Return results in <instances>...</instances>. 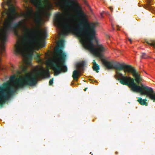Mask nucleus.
I'll use <instances>...</instances> for the list:
<instances>
[{"label": "nucleus", "instance_id": "473e14b6", "mask_svg": "<svg viewBox=\"0 0 155 155\" xmlns=\"http://www.w3.org/2000/svg\"><path fill=\"white\" fill-rule=\"evenodd\" d=\"M12 72H14V70H12Z\"/></svg>", "mask_w": 155, "mask_h": 155}, {"label": "nucleus", "instance_id": "aec40b11", "mask_svg": "<svg viewBox=\"0 0 155 155\" xmlns=\"http://www.w3.org/2000/svg\"><path fill=\"white\" fill-rule=\"evenodd\" d=\"M15 75L12 76L10 77V80H13L15 79Z\"/></svg>", "mask_w": 155, "mask_h": 155}, {"label": "nucleus", "instance_id": "423d86ee", "mask_svg": "<svg viewBox=\"0 0 155 155\" xmlns=\"http://www.w3.org/2000/svg\"><path fill=\"white\" fill-rule=\"evenodd\" d=\"M9 85V84L8 83H5L3 84L2 87L0 86V95L2 94H4L5 96H6L7 97V98H5L3 99L4 102L3 104L9 99L13 94L15 92V91L13 90L12 88L9 89L8 91L4 89L5 88L8 87Z\"/></svg>", "mask_w": 155, "mask_h": 155}, {"label": "nucleus", "instance_id": "9b49d317", "mask_svg": "<svg viewBox=\"0 0 155 155\" xmlns=\"http://www.w3.org/2000/svg\"><path fill=\"white\" fill-rule=\"evenodd\" d=\"M147 101V100L146 99H143L141 97H139L137 101L141 105L147 106V104L146 102Z\"/></svg>", "mask_w": 155, "mask_h": 155}, {"label": "nucleus", "instance_id": "f8f14e48", "mask_svg": "<svg viewBox=\"0 0 155 155\" xmlns=\"http://www.w3.org/2000/svg\"><path fill=\"white\" fill-rule=\"evenodd\" d=\"M85 65V62L84 61H82L78 63L76 65V68L80 70V69L81 68L84 67Z\"/></svg>", "mask_w": 155, "mask_h": 155}, {"label": "nucleus", "instance_id": "f704fd0d", "mask_svg": "<svg viewBox=\"0 0 155 155\" xmlns=\"http://www.w3.org/2000/svg\"><path fill=\"white\" fill-rule=\"evenodd\" d=\"M117 30H119V29L118 28H117Z\"/></svg>", "mask_w": 155, "mask_h": 155}, {"label": "nucleus", "instance_id": "7c9ffc66", "mask_svg": "<svg viewBox=\"0 0 155 155\" xmlns=\"http://www.w3.org/2000/svg\"><path fill=\"white\" fill-rule=\"evenodd\" d=\"M47 0H42V1H47Z\"/></svg>", "mask_w": 155, "mask_h": 155}, {"label": "nucleus", "instance_id": "9d476101", "mask_svg": "<svg viewBox=\"0 0 155 155\" xmlns=\"http://www.w3.org/2000/svg\"><path fill=\"white\" fill-rule=\"evenodd\" d=\"M92 63L93 65L92 68L93 70L96 71L97 73H98L100 69L99 66L96 63L94 60H93Z\"/></svg>", "mask_w": 155, "mask_h": 155}, {"label": "nucleus", "instance_id": "4be33fe9", "mask_svg": "<svg viewBox=\"0 0 155 155\" xmlns=\"http://www.w3.org/2000/svg\"><path fill=\"white\" fill-rule=\"evenodd\" d=\"M83 15V13L81 12H79L78 13V15L79 16H81Z\"/></svg>", "mask_w": 155, "mask_h": 155}, {"label": "nucleus", "instance_id": "a878e982", "mask_svg": "<svg viewBox=\"0 0 155 155\" xmlns=\"http://www.w3.org/2000/svg\"><path fill=\"white\" fill-rule=\"evenodd\" d=\"M106 15H107V16H108V15H109V16H110V14H109V13L108 12H107L106 13Z\"/></svg>", "mask_w": 155, "mask_h": 155}, {"label": "nucleus", "instance_id": "20e7f679", "mask_svg": "<svg viewBox=\"0 0 155 155\" xmlns=\"http://www.w3.org/2000/svg\"><path fill=\"white\" fill-rule=\"evenodd\" d=\"M64 42V39H61L58 43V46L55 48V51L59 57L60 62H54L52 61H50V64L52 69L54 71V74L57 76L62 72H66L67 71V68L65 64L66 57L65 53L63 51Z\"/></svg>", "mask_w": 155, "mask_h": 155}, {"label": "nucleus", "instance_id": "39448f33", "mask_svg": "<svg viewBox=\"0 0 155 155\" xmlns=\"http://www.w3.org/2000/svg\"><path fill=\"white\" fill-rule=\"evenodd\" d=\"M50 76L49 70L41 68L35 74H32L30 76H26L23 78H18L15 83L18 88H22L27 86H33L37 83L38 78H45Z\"/></svg>", "mask_w": 155, "mask_h": 155}, {"label": "nucleus", "instance_id": "ddd939ff", "mask_svg": "<svg viewBox=\"0 0 155 155\" xmlns=\"http://www.w3.org/2000/svg\"><path fill=\"white\" fill-rule=\"evenodd\" d=\"M6 96H5L4 94H2L0 95V106H2L4 102L3 99L4 98H7Z\"/></svg>", "mask_w": 155, "mask_h": 155}, {"label": "nucleus", "instance_id": "72a5a7b5", "mask_svg": "<svg viewBox=\"0 0 155 155\" xmlns=\"http://www.w3.org/2000/svg\"><path fill=\"white\" fill-rule=\"evenodd\" d=\"M12 68H13H13H14L13 67V66H12Z\"/></svg>", "mask_w": 155, "mask_h": 155}, {"label": "nucleus", "instance_id": "bb28decb", "mask_svg": "<svg viewBox=\"0 0 155 155\" xmlns=\"http://www.w3.org/2000/svg\"><path fill=\"white\" fill-rule=\"evenodd\" d=\"M87 87H86L84 89V91H86L87 90Z\"/></svg>", "mask_w": 155, "mask_h": 155}, {"label": "nucleus", "instance_id": "c9c22d12", "mask_svg": "<svg viewBox=\"0 0 155 155\" xmlns=\"http://www.w3.org/2000/svg\"><path fill=\"white\" fill-rule=\"evenodd\" d=\"M90 153L91 154V152Z\"/></svg>", "mask_w": 155, "mask_h": 155}, {"label": "nucleus", "instance_id": "dca6fc26", "mask_svg": "<svg viewBox=\"0 0 155 155\" xmlns=\"http://www.w3.org/2000/svg\"><path fill=\"white\" fill-rule=\"evenodd\" d=\"M140 57L141 58H148L149 56L145 53H142Z\"/></svg>", "mask_w": 155, "mask_h": 155}, {"label": "nucleus", "instance_id": "2eb2a0df", "mask_svg": "<svg viewBox=\"0 0 155 155\" xmlns=\"http://www.w3.org/2000/svg\"><path fill=\"white\" fill-rule=\"evenodd\" d=\"M43 14L45 17H49L51 15L50 13L49 12L46 11L44 12Z\"/></svg>", "mask_w": 155, "mask_h": 155}, {"label": "nucleus", "instance_id": "6e6552de", "mask_svg": "<svg viewBox=\"0 0 155 155\" xmlns=\"http://www.w3.org/2000/svg\"><path fill=\"white\" fill-rule=\"evenodd\" d=\"M65 5L70 7L71 9L73 10L75 8H80L76 0H65Z\"/></svg>", "mask_w": 155, "mask_h": 155}, {"label": "nucleus", "instance_id": "2f4dec72", "mask_svg": "<svg viewBox=\"0 0 155 155\" xmlns=\"http://www.w3.org/2000/svg\"><path fill=\"white\" fill-rule=\"evenodd\" d=\"M101 16H102V13H101Z\"/></svg>", "mask_w": 155, "mask_h": 155}, {"label": "nucleus", "instance_id": "5701e85b", "mask_svg": "<svg viewBox=\"0 0 155 155\" xmlns=\"http://www.w3.org/2000/svg\"><path fill=\"white\" fill-rule=\"evenodd\" d=\"M128 40H129V41H130V43H131V42H132L131 39L130 38H128Z\"/></svg>", "mask_w": 155, "mask_h": 155}, {"label": "nucleus", "instance_id": "7ed1b4c3", "mask_svg": "<svg viewBox=\"0 0 155 155\" xmlns=\"http://www.w3.org/2000/svg\"><path fill=\"white\" fill-rule=\"evenodd\" d=\"M138 73L142 79L139 83L137 82L136 78H132L128 76L123 75L122 74H120L121 78L119 79L120 83L123 85H127L130 87L133 92H139L142 95H146L151 99L155 100V94L151 87H148L142 84H140V86L138 85L140 82H143V79L138 72Z\"/></svg>", "mask_w": 155, "mask_h": 155}, {"label": "nucleus", "instance_id": "6ab92c4d", "mask_svg": "<svg viewBox=\"0 0 155 155\" xmlns=\"http://www.w3.org/2000/svg\"><path fill=\"white\" fill-rule=\"evenodd\" d=\"M53 83V78H52L49 81V84L50 85H51Z\"/></svg>", "mask_w": 155, "mask_h": 155}, {"label": "nucleus", "instance_id": "0eeeda50", "mask_svg": "<svg viewBox=\"0 0 155 155\" xmlns=\"http://www.w3.org/2000/svg\"><path fill=\"white\" fill-rule=\"evenodd\" d=\"M25 15L28 18H32L37 25H39L40 23L41 19L38 11L34 12L33 9L31 8L29 9Z\"/></svg>", "mask_w": 155, "mask_h": 155}, {"label": "nucleus", "instance_id": "a211bd4d", "mask_svg": "<svg viewBox=\"0 0 155 155\" xmlns=\"http://www.w3.org/2000/svg\"><path fill=\"white\" fill-rule=\"evenodd\" d=\"M147 43L150 45L153 46L154 47L155 46V41H152L151 42H147Z\"/></svg>", "mask_w": 155, "mask_h": 155}, {"label": "nucleus", "instance_id": "c756f323", "mask_svg": "<svg viewBox=\"0 0 155 155\" xmlns=\"http://www.w3.org/2000/svg\"><path fill=\"white\" fill-rule=\"evenodd\" d=\"M118 152H115V154L117 155V154H118Z\"/></svg>", "mask_w": 155, "mask_h": 155}, {"label": "nucleus", "instance_id": "412c9836", "mask_svg": "<svg viewBox=\"0 0 155 155\" xmlns=\"http://www.w3.org/2000/svg\"><path fill=\"white\" fill-rule=\"evenodd\" d=\"M35 58L37 60L39 59V54H37L35 57Z\"/></svg>", "mask_w": 155, "mask_h": 155}, {"label": "nucleus", "instance_id": "1a4fd4ad", "mask_svg": "<svg viewBox=\"0 0 155 155\" xmlns=\"http://www.w3.org/2000/svg\"><path fill=\"white\" fill-rule=\"evenodd\" d=\"M80 75V71L79 70H75L73 72L72 77L75 80L77 81L78 77Z\"/></svg>", "mask_w": 155, "mask_h": 155}, {"label": "nucleus", "instance_id": "f257e3e1", "mask_svg": "<svg viewBox=\"0 0 155 155\" xmlns=\"http://www.w3.org/2000/svg\"><path fill=\"white\" fill-rule=\"evenodd\" d=\"M65 10L68 13L67 19L63 21L61 15L58 13L55 15L54 19L55 25L58 27H61L62 28V32L60 34L61 36H63L67 35L73 31L76 32L77 35H82V32L84 30V28L87 27L84 30V32L88 37V40L84 39L82 41V44L86 49L89 50L96 57L100 58L103 64L107 68H114L116 70V72L118 77L117 80L119 81V79L121 78L120 74H122L119 71L122 70H123L125 73L124 76H126V72L131 73L133 76L136 78L137 82L139 83L141 81L142 78L138 74V72L131 65L125 64L124 63H120L113 61L109 62L106 60L103 54L106 49L102 45L98 43V41L96 39L95 40L96 47H94L93 40L95 39V28L97 23H91L89 24L87 19H83L80 21L79 23L78 28L74 29V26L72 23V20L71 17L73 15L69 14V10L66 8Z\"/></svg>", "mask_w": 155, "mask_h": 155}, {"label": "nucleus", "instance_id": "4468645a", "mask_svg": "<svg viewBox=\"0 0 155 155\" xmlns=\"http://www.w3.org/2000/svg\"><path fill=\"white\" fill-rule=\"evenodd\" d=\"M152 0H148V5L145 6L144 8L147 9H151V7L150 5L151 4L150 2Z\"/></svg>", "mask_w": 155, "mask_h": 155}, {"label": "nucleus", "instance_id": "cd10ccee", "mask_svg": "<svg viewBox=\"0 0 155 155\" xmlns=\"http://www.w3.org/2000/svg\"><path fill=\"white\" fill-rule=\"evenodd\" d=\"M112 28L113 30H114V26L113 25H112Z\"/></svg>", "mask_w": 155, "mask_h": 155}, {"label": "nucleus", "instance_id": "c85d7f7f", "mask_svg": "<svg viewBox=\"0 0 155 155\" xmlns=\"http://www.w3.org/2000/svg\"><path fill=\"white\" fill-rule=\"evenodd\" d=\"M84 3L86 4V5H87V2H86V1H84Z\"/></svg>", "mask_w": 155, "mask_h": 155}, {"label": "nucleus", "instance_id": "f3484780", "mask_svg": "<svg viewBox=\"0 0 155 155\" xmlns=\"http://www.w3.org/2000/svg\"><path fill=\"white\" fill-rule=\"evenodd\" d=\"M33 54L31 53L28 54L27 56V58L30 61L31 60L33 59Z\"/></svg>", "mask_w": 155, "mask_h": 155}, {"label": "nucleus", "instance_id": "b1692460", "mask_svg": "<svg viewBox=\"0 0 155 155\" xmlns=\"http://www.w3.org/2000/svg\"><path fill=\"white\" fill-rule=\"evenodd\" d=\"M109 8L111 12H113V8L111 7H110Z\"/></svg>", "mask_w": 155, "mask_h": 155}, {"label": "nucleus", "instance_id": "393cba45", "mask_svg": "<svg viewBox=\"0 0 155 155\" xmlns=\"http://www.w3.org/2000/svg\"><path fill=\"white\" fill-rule=\"evenodd\" d=\"M23 70L24 71H26V70L27 69V68L25 67H24V68H23Z\"/></svg>", "mask_w": 155, "mask_h": 155}, {"label": "nucleus", "instance_id": "f03ea898", "mask_svg": "<svg viewBox=\"0 0 155 155\" xmlns=\"http://www.w3.org/2000/svg\"><path fill=\"white\" fill-rule=\"evenodd\" d=\"M12 0H4L2 4L4 12L3 13L7 18H5L4 23V28L0 34V39L1 44L0 46L1 54L5 51L4 44L7 39L9 32L12 30L15 31L17 35L18 33L16 29L18 27L23 29V35L21 36L22 43L18 41L15 45V52L16 54H20L23 57L25 56L27 51L31 49L35 45L39 49L45 46L44 42H40L38 39L42 35V31L39 26L34 30L30 29L27 28L23 21L18 23L14 22L18 17L15 8L12 4Z\"/></svg>", "mask_w": 155, "mask_h": 155}]
</instances>
